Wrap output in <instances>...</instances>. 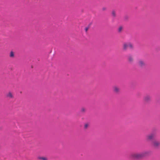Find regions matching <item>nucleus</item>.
I'll return each mask as SVG.
<instances>
[{"mask_svg": "<svg viewBox=\"0 0 160 160\" xmlns=\"http://www.w3.org/2000/svg\"><path fill=\"white\" fill-rule=\"evenodd\" d=\"M152 145L155 148H158L160 147V141L157 140H153L152 142Z\"/></svg>", "mask_w": 160, "mask_h": 160, "instance_id": "7ed1b4c3", "label": "nucleus"}, {"mask_svg": "<svg viewBox=\"0 0 160 160\" xmlns=\"http://www.w3.org/2000/svg\"><path fill=\"white\" fill-rule=\"evenodd\" d=\"M88 126V124H85L84 126V127L85 128H87Z\"/></svg>", "mask_w": 160, "mask_h": 160, "instance_id": "2eb2a0df", "label": "nucleus"}, {"mask_svg": "<svg viewBox=\"0 0 160 160\" xmlns=\"http://www.w3.org/2000/svg\"><path fill=\"white\" fill-rule=\"evenodd\" d=\"M112 15L113 17H115L116 16V12L115 11H113L112 12Z\"/></svg>", "mask_w": 160, "mask_h": 160, "instance_id": "4468645a", "label": "nucleus"}, {"mask_svg": "<svg viewBox=\"0 0 160 160\" xmlns=\"http://www.w3.org/2000/svg\"><path fill=\"white\" fill-rule=\"evenodd\" d=\"M113 92L115 93H118L120 91V88L117 86H114L113 87Z\"/></svg>", "mask_w": 160, "mask_h": 160, "instance_id": "0eeeda50", "label": "nucleus"}, {"mask_svg": "<svg viewBox=\"0 0 160 160\" xmlns=\"http://www.w3.org/2000/svg\"><path fill=\"white\" fill-rule=\"evenodd\" d=\"M38 159L41 160H48L47 158L45 157H38Z\"/></svg>", "mask_w": 160, "mask_h": 160, "instance_id": "9d476101", "label": "nucleus"}, {"mask_svg": "<svg viewBox=\"0 0 160 160\" xmlns=\"http://www.w3.org/2000/svg\"><path fill=\"white\" fill-rule=\"evenodd\" d=\"M148 154V152L147 151L138 153L134 152L130 154V157L131 159H139L147 156Z\"/></svg>", "mask_w": 160, "mask_h": 160, "instance_id": "f257e3e1", "label": "nucleus"}, {"mask_svg": "<svg viewBox=\"0 0 160 160\" xmlns=\"http://www.w3.org/2000/svg\"><path fill=\"white\" fill-rule=\"evenodd\" d=\"M7 97L9 98H13V95L12 93L10 92H9L7 94Z\"/></svg>", "mask_w": 160, "mask_h": 160, "instance_id": "1a4fd4ad", "label": "nucleus"}, {"mask_svg": "<svg viewBox=\"0 0 160 160\" xmlns=\"http://www.w3.org/2000/svg\"><path fill=\"white\" fill-rule=\"evenodd\" d=\"M128 48L130 49H132L133 48V45L130 42H128L125 43L123 44V48L124 50H126Z\"/></svg>", "mask_w": 160, "mask_h": 160, "instance_id": "f03ea898", "label": "nucleus"}, {"mask_svg": "<svg viewBox=\"0 0 160 160\" xmlns=\"http://www.w3.org/2000/svg\"><path fill=\"white\" fill-rule=\"evenodd\" d=\"M14 56V53L12 51H11L10 54V57L11 58H13Z\"/></svg>", "mask_w": 160, "mask_h": 160, "instance_id": "9b49d317", "label": "nucleus"}, {"mask_svg": "<svg viewBox=\"0 0 160 160\" xmlns=\"http://www.w3.org/2000/svg\"><path fill=\"white\" fill-rule=\"evenodd\" d=\"M122 27H120L118 29V31L119 32H120L122 31Z\"/></svg>", "mask_w": 160, "mask_h": 160, "instance_id": "ddd939ff", "label": "nucleus"}, {"mask_svg": "<svg viewBox=\"0 0 160 160\" xmlns=\"http://www.w3.org/2000/svg\"><path fill=\"white\" fill-rule=\"evenodd\" d=\"M156 135L155 133H150L146 136V139L148 141H149L153 139L155 137Z\"/></svg>", "mask_w": 160, "mask_h": 160, "instance_id": "20e7f679", "label": "nucleus"}, {"mask_svg": "<svg viewBox=\"0 0 160 160\" xmlns=\"http://www.w3.org/2000/svg\"><path fill=\"white\" fill-rule=\"evenodd\" d=\"M134 61L133 57L131 55L128 56V61L130 63H132Z\"/></svg>", "mask_w": 160, "mask_h": 160, "instance_id": "6e6552de", "label": "nucleus"}, {"mask_svg": "<svg viewBox=\"0 0 160 160\" xmlns=\"http://www.w3.org/2000/svg\"><path fill=\"white\" fill-rule=\"evenodd\" d=\"M86 111V109L85 108H82L81 109V112H83V113L85 112Z\"/></svg>", "mask_w": 160, "mask_h": 160, "instance_id": "f8f14e48", "label": "nucleus"}, {"mask_svg": "<svg viewBox=\"0 0 160 160\" xmlns=\"http://www.w3.org/2000/svg\"><path fill=\"white\" fill-rule=\"evenodd\" d=\"M151 97L148 95L145 96L144 98V100L145 102H149L151 100Z\"/></svg>", "mask_w": 160, "mask_h": 160, "instance_id": "39448f33", "label": "nucleus"}, {"mask_svg": "<svg viewBox=\"0 0 160 160\" xmlns=\"http://www.w3.org/2000/svg\"><path fill=\"white\" fill-rule=\"evenodd\" d=\"M87 29H86V31H87Z\"/></svg>", "mask_w": 160, "mask_h": 160, "instance_id": "f3484780", "label": "nucleus"}, {"mask_svg": "<svg viewBox=\"0 0 160 160\" xmlns=\"http://www.w3.org/2000/svg\"><path fill=\"white\" fill-rule=\"evenodd\" d=\"M138 65L139 66L142 67L145 65V63L143 61L140 60L138 62Z\"/></svg>", "mask_w": 160, "mask_h": 160, "instance_id": "423d86ee", "label": "nucleus"}, {"mask_svg": "<svg viewBox=\"0 0 160 160\" xmlns=\"http://www.w3.org/2000/svg\"><path fill=\"white\" fill-rule=\"evenodd\" d=\"M106 9V8L105 7H103L102 8V10L103 11H105Z\"/></svg>", "mask_w": 160, "mask_h": 160, "instance_id": "dca6fc26", "label": "nucleus"}]
</instances>
